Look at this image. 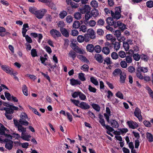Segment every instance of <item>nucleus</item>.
Returning <instances> with one entry per match:
<instances>
[{
	"instance_id": "nucleus-1",
	"label": "nucleus",
	"mask_w": 153,
	"mask_h": 153,
	"mask_svg": "<svg viewBox=\"0 0 153 153\" xmlns=\"http://www.w3.org/2000/svg\"><path fill=\"white\" fill-rule=\"evenodd\" d=\"M104 11L105 13L108 16L111 15L112 18L109 17L106 19H113L114 18L115 19H119L121 18V12L120 8L119 7H117L115 8V11L114 13L112 10H110L108 8H105L104 9Z\"/></svg>"
},
{
	"instance_id": "nucleus-2",
	"label": "nucleus",
	"mask_w": 153,
	"mask_h": 153,
	"mask_svg": "<svg viewBox=\"0 0 153 153\" xmlns=\"http://www.w3.org/2000/svg\"><path fill=\"white\" fill-rule=\"evenodd\" d=\"M107 24L109 25L106 26V28L107 29L111 30L112 28L109 26H113L115 28L119 27L121 30L123 31L126 28V25L123 24L120 21H118L117 22L114 20H106Z\"/></svg>"
},
{
	"instance_id": "nucleus-3",
	"label": "nucleus",
	"mask_w": 153,
	"mask_h": 153,
	"mask_svg": "<svg viewBox=\"0 0 153 153\" xmlns=\"http://www.w3.org/2000/svg\"><path fill=\"white\" fill-rule=\"evenodd\" d=\"M148 71L147 67H138L137 68L136 73L137 77L140 79H143V76L141 72L144 73H147Z\"/></svg>"
},
{
	"instance_id": "nucleus-4",
	"label": "nucleus",
	"mask_w": 153,
	"mask_h": 153,
	"mask_svg": "<svg viewBox=\"0 0 153 153\" xmlns=\"http://www.w3.org/2000/svg\"><path fill=\"white\" fill-rule=\"evenodd\" d=\"M27 119H28L27 114L25 113H22L21 114L20 118L19 120V123L22 125L27 126L28 125L29 123L27 120Z\"/></svg>"
},
{
	"instance_id": "nucleus-5",
	"label": "nucleus",
	"mask_w": 153,
	"mask_h": 153,
	"mask_svg": "<svg viewBox=\"0 0 153 153\" xmlns=\"http://www.w3.org/2000/svg\"><path fill=\"white\" fill-rule=\"evenodd\" d=\"M47 11V10L45 9L37 10L35 15L37 18L41 19L42 18Z\"/></svg>"
},
{
	"instance_id": "nucleus-6",
	"label": "nucleus",
	"mask_w": 153,
	"mask_h": 153,
	"mask_svg": "<svg viewBox=\"0 0 153 153\" xmlns=\"http://www.w3.org/2000/svg\"><path fill=\"white\" fill-rule=\"evenodd\" d=\"M134 116L136 117L140 122L142 121L143 117L141 114V111L140 108L138 107L136 108L134 112Z\"/></svg>"
},
{
	"instance_id": "nucleus-7",
	"label": "nucleus",
	"mask_w": 153,
	"mask_h": 153,
	"mask_svg": "<svg viewBox=\"0 0 153 153\" xmlns=\"http://www.w3.org/2000/svg\"><path fill=\"white\" fill-rule=\"evenodd\" d=\"M50 33L51 36L54 39H56L61 36L60 33L55 29H53L51 30Z\"/></svg>"
},
{
	"instance_id": "nucleus-8",
	"label": "nucleus",
	"mask_w": 153,
	"mask_h": 153,
	"mask_svg": "<svg viewBox=\"0 0 153 153\" xmlns=\"http://www.w3.org/2000/svg\"><path fill=\"white\" fill-rule=\"evenodd\" d=\"M79 10L81 13L83 14L85 13H87L90 12L91 10V7L89 5H85L81 7H79Z\"/></svg>"
},
{
	"instance_id": "nucleus-9",
	"label": "nucleus",
	"mask_w": 153,
	"mask_h": 153,
	"mask_svg": "<svg viewBox=\"0 0 153 153\" xmlns=\"http://www.w3.org/2000/svg\"><path fill=\"white\" fill-rule=\"evenodd\" d=\"M4 141L6 142L5 145V148L8 150L11 149L13 146V142L11 140L7 139H5Z\"/></svg>"
},
{
	"instance_id": "nucleus-10",
	"label": "nucleus",
	"mask_w": 153,
	"mask_h": 153,
	"mask_svg": "<svg viewBox=\"0 0 153 153\" xmlns=\"http://www.w3.org/2000/svg\"><path fill=\"white\" fill-rule=\"evenodd\" d=\"M127 124L130 128L134 129L138 127V125L136 122L132 121H128Z\"/></svg>"
},
{
	"instance_id": "nucleus-11",
	"label": "nucleus",
	"mask_w": 153,
	"mask_h": 153,
	"mask_svg": "<svg viewBox=\"0 0 153 153\" xmlns=\"http://www.w3.org/2000/svg\"><path fill=\"white\" fill-rule=\"evenodd\" d=\"M1 69L7 73L11 74V71L12 70L11 68L8 66L6 65H1L0 64Z\"/></svg>"
},
{
	"instance_id": "nucleus-12",
	"label": "nucleus",
	"mask_w": 153,
	"mask_h": 153,
	"mask_svg": "<svg viewBox=\"0 0 153 153\" xmlns=\"http://www.w3.org/2000/svg\"><path fill=\"white\" fill-rule=\"evenodd\" d=\"M71 47L74 51L76 53L79 54H82L83 53V52L75 44L72 43Z\"/></svg>"
},
{
	"instance_id": "nucleus-13",
	"label": "nucleus",
	"mask_w": 153,
	"mask_h": 153,
	"mask_svg": "<svg viewBox=\"0 0 153 153\" xmlns=\"http://www.w3.org/2000/svg\"><path fill=\"white\" fill-rule=\"evenodd\" d=\"M79 107L82 109L86 110L90 108V106L87 103L82 102L79 104Z\"/></svg>"
},
{
	"instance_id": "nucleus-14",
	"label": "nucleus",
	"mask_w": 153,
	"mask_h": 153,
	"mask_svg": "<svg viewBox=\"0 0 153 153\" xmlns=\"http://www.w3.org/2000/svg\"><path fill=\"white\" fill-rule=\"evenodd\" d=\"M89 20H85L84 21V23L87 25H89L91 27L94 26L96 24V22L93 20H91L89 21Z\"/></svg>"
},
{
	"instance_id": "nucleus-15",
	"label": "nucleus",
	"mask_w": 153,
	"mask_h": 153,
	"mask_svg": "<svg viewBox=\"0 0 153 153\" xmlns=\"http://www.w3.org/2000/svg\"><path fill=\"white\" fill-rule=\"evenodd\" d=\"M94 58L99 63H101L103 62V57L100 54H95L94 56Z\"/></svg>"
},
{
	"instance_id": "nucleus-16",
	"label": "nucleus",
	"mask_w": 153,
	"mask_h": 153,
	"mask_svg": "<svg viewBox=\"0 0 153 153\" xmlns=\"http://www.w3.org/2000/svg\"><path fill=\"white\" fill-rule=\"evenodd\" d=\"M111 126L113 128H117L119 126L118 122L115 120H110Z\"/></svg>"
},
{
	"instance_id": "nucleus-17",
	"label": "nucleus",
	"mask_w": 153,
	"mask_h": 153,
	"mask_svg": "<svg viewBox=\"0 0 153 153\" xmlns=\"http://www.w3.org/2000/svg\"><path fill=\"white\" fill-rule=\"evenodd\" d=\"M122 74V70L118 68H116L113 71L112 74L114 76H117L121 75Z\"/></svg>"
},
{
	"instance_id": "nucleus-18",
	"label": "nucleus",
	"mask_w": 153,
	"mask_h": 153,
	"mask_svg": "<svg viewBox=\"0 0 153 153\" xmlns=\"http://www.w3.org/2000/svg\"><path fill=\"white\" fill-rule=\"evenodd\" d=\"M87 34L90 37L91 39H94L95 38L94 32L92 29L88 30Z\"/></svg>"
},
{
	"instance_id": "nucleus-19",
	"label": "nucleus",
	"mask_w": 153,
	"mask_h": 153,
	"mask_svg": "<svg viewBox=\"0 0 153 153\" xmlns=\"http://www.w3.org/2000/svg\"><path fill=\"white\" fill-rule=\"evenodd\" d=\"M94 45L91 44H88L86 47V49L88 51L92 53L94 51Z\"/></svg>"
},
{
	"instance_id": "nucleus-20",
	"label": "nucleus",
	"mask_w": 153,
	"mask_h": 153,
	"mask_svg": "<svg viewBox=\"0 0 153 153\" xmlns=\"http://www.w3.org/2000/svg\"><path fill=\"white\" fill-rule=\"evenodd\" d=\"M60 30L61 33L64 36L66 37L69 36V33L65 28H60Z\"/></svg>"
},
{
	"instance_id": "nucleus-21",
	"label": "nucleus",
	"mask_w": 153,
	"mask_h": 153,
	"mask_svg": "<svg viewBox=\"0 0 153 153\" xmlns=\"http://www.w3.org/2000/svg\"><path fill=\"white\" fill-rule=\"evenodd\" d=\"M7 129L2 124L0 123V134L2 135H4L5 133V130Z\"/></svg>"
},
{
	"instance_id": "nucleus-22",
	"label": "nucleus",
	"mask_w": 153,
	"mask_h": 153,
	"mask_svg": "<svg viewBox=\"0 0 153 153\" xmlns=\"http://www.w3.org/2000/svg\"><path fill=\"white\" fill-rule=\"evenodd\" d=\"M70 84L72 85H80L81 83L80 81L74 79H70Z\"/></svg>"
},
{
	"instance_id": "nucleus-23",
	"label": "nucleus",
	"mask_w": 153,
	"mask_h": 153,
	"mask_svg": "<svg viewBox=\"0 0 153 153\" xmlns=\"http://www.w3.org/2000/svg\"><path fill=\"white\" fill-rule=\"evenodd\" d=\"M146 137L149 142H153V135L151 133L147 132L146 133Z\"/></svg>"
},
{
	"instance_id": "nucleus-24",
	"label": "nucleus",
	"mask_w": 153,
	"mask_h": 153,
	"mask_svg": "<svg viewBox=\"0 0 153 153\" xmlns=\"http://www.w3.org/2000/svg\"><path fill=\"white\" fill-rule=\"evenodd\" d=\"M23 125L21 124V125L18 126L17 128L18 131L20 132H22V134L25 133L26 131V128L22 126Z\"/></svg>"
},
{
	"instance_id": "nucleus-25",
	"label": "nucleus",
	"mask_w": 153,
	"mask_h": 153,
	"mask_svg": "<svg viewBox=\"0 0 153 153\" xmlns=\"http://www.w3.org/2000/svg\"><path fill=\"white\" fill-rule=\"evenodd\" d=\"M69 56L72 58L74 60L76 58V54L75 52L73 50L70 51L68 53Z\"/></svg>"
},
{
	"instance_id": "nucleus-26",
	"label": "nucleus",
	"mask_w": 153,
	"mask_h": 153,
	"mask_svg": "<svg viewBox=\"0 0 153 153\" xmlns=\"http://www.w3.org/2000/svg\"><path fill=\"white\" fill-rule=\"evenodd\" d=\"M30 135H26L25 133L23 134H21V138L23 140L26 141H29L30 140L29 139L31 137Z\"/></svg>"
},
{
	"instance_id": "nucleus-27",
	"label": "nucleus",
	"mask_w": 153,
	"mask_h": 153,
	"mask_svg": "<svg viewBox=\"0 0 153 153\" xmlns=\"http://www.w3.org/2000/svg\"><path fill=\"white\" fill-rule=\"evenodd\" d=\"M77 57L80 60L86 62L87 63H89V61L86 57L83 55H79L77 56Z\"/></svg>"
},
{
	"instance_id": "nucleus-28",
	"label": "nucleus",
	"mask_w": 153,
	"mask_h": 153,
	"mask_svg": "<svg viewBox=\"0 0 153 153\" xmlns=\"http://www.w3.org/2000/svg\"><path fill=\"white\" fill-rule=\"evenodd\" d=\"M3 105L6 107H8L10 108H14V109L15 110H17L18 108V107L14 106L13 105H11L8 103L6 102H4L3 104Z\"/></svg>"
},
{
	"instance_id": "nucleus-29",
	"label": "nucleus",
	"mask_w": 153,
	"mask_h": 153,
	"mask_svg": "<svg viewBox=\"0 0 153 153\" xmlns=\"http://www.w3.org/2000/svg\"><path fill=\"white\" fill-rule=\"evenodd\" d=\"M112 44L114 45V48L116 51L120 48V42H115L114 43H112Z\"/></svg>"
},
{
	"instance_id": "nucleus-30",
	"label": "nucleus",
	"mask_w": 153,
	"mask_h": 153,
	"mask_svg": "<svg viewBox=\"0 0 153 153\" xmlns=\"http://www.w3.org/2000/svg\"><path fill=\"white\" fill-rule=\"evenodd\" d=\"M126 75L124 73H122L120 75V80L121 83H124L126 78Z\"/></svg>"
},
{
	"instance_id": "nucleus-31",
	"label": "nucleus",
	"mask_w": 153,
	"mask_h": 153,
	"mask_svg": "<svg viewBox=\"0 0 153 153\" xmlns=\"http://www.w3.org/2000/svg\"><path fill=\"white\" fill-rule=\"evenodd\" d=\"M14 110H15L14 108H6L5 110V114H13L14 112Z\"/></svg>"
},
{
	"instance_id": "nucleus-32",
	"label": "nucleus",
	"mask_w": 153,
	"mask_h": 153,
	"mask_svg": "<svg viewBox=\"0 0 153 153\" xmlns=\"http://www.w3.org/2000/svg\"><path fill=\"white\" fill-rule=\"evenodd\" d=\"M91 6L94 8H97L98 7V3L95 0H93L90 2Z\"/></svg>"
},
{
	"instance_id": "nucleus-33",
	"label": "nucleus",
	"mask_w": 153,
	"mask_h": 153,
	"mask_svg": "<svg viewBox=\"0 0 153 153\" xmlns=\"http://www.w3.org/2000/svg\"><path fill=\"white\" fill-rule=\"evenodd\" d=\"M37 10V8L35 7H30L29 8L30 12L34 15L36 14Z\"/></svg>"
},
{
	"instance_id": "nucleus-34",
	"label": "nucleus",
	"mask_w": 153,
	"mask_h": 153,
	"mask_svg": "<svg viewBox=\"0 0 153 153\" xmlns=\"http://www.w3.org/2000/svg\"><path fill=\"white\" fill-rule=\"evenodd\" d=\"M94 48L95 52L97 53L100 52L102 50L101 47L99 45L95 46Z\"/></svg>"
},
{
	"instance_id": "nucleus-35",
	"label": "nucleus",
	"mask_w": 153,
	"mask_h": 153,
	"mask_svg": "<svg viewBox=\"0 0 153 153\" xmlns=\"http://www.w3.org/2000/svg\"><path fill=\"white\" fill-rule=\"evenodd\" d=\"M57 16V14L55 13H52L51 15L48 14L46 15L47 19H51L56 18L55 17Z\"/></svg>"
},
{
	"instance_id": "nucleus-36",
	"label": "nucleus",
	"mask_w": 153,
	"mask_h": 153,
	"mask_svg": "<svg viewBox=\"0 0 153 153\" xmlns=\"http://www.w3.org/2000/svg\"><path fill=\"white\" fill-rule=\"evenodd\" d=\"M102 52L105 54H108L110 52V50L108 47H105L103 48L102 50Z\"/></svg>"
},
{
	"instance_id": "nucleus-37",
	"label": "nucleus",
	"mask_w": 153,
	"mask_h": 153,
	"mask_svg": "<svg viewBox=\"0 0 153 153\" xmlns=\"http://www.w3.org/2000/svg\"><path fill=\"white\" fill-rule=\"evenodd\" d=\"M22 91L23 92L24 94L26 96H27L28 95L27 92V88L26 85H24L22 86Z\"/></svg>"
},
{
	"instance_id": "nucleus-38",
	"label": "nucleus",
	"mask_w": 153,
	"mask_h": 153,
	"mask_svg": "<svg viewBox=\"0 0 153 153\" xmlns=\"http://www.w3.org/2000/svg\"><path fill=\"white\" fill-rule=\"evenodd\" d=\"M80 22L77 21H75L73 25V27L74 28H78L80 26Z\"/></svg>"
},
{
	"instance_id": "nucleus-39",
	"label": "nucleus",
	"mask_w": 153,
	"mask_h": 153,
	"mask_svg": "<svg viewBox=\"0 0 153 153\" xmlns=\"http://www.w3.org/2000/svg\"><path fill=\"white\" fill-rule=\"evenodd\" d=\"M30 53L31 56L33 57L38 56L37 52L36 51V50L35 49L33 48L32 49Z\"/></svg>"
},
{
	"instance_id": "nucleus-40",
	"label": "nucleus",
	"mask_w": 153,
	"mask_h": 153,
	"mask_svg": "<svg viewBox=\"0 0 153 153\" xmlns=\"http://www.w3.org/2000/svg\"><path fill=\"white\" fill-rule=\"evenodd\" d=\"M91 13L92 14V16H93L94 17L97 16L99 14L97 10L95 9L93 10L91 12Z\"/></svg>"
},
{
	"instance_id": "nucleus-41",
	"label": "nucleus",
	"mask_w": 153,
	"mask_h": 153,
	"mask_svg": "<svg viewBox=\"0 0 153 153\" xmlns=\"http://www.w3.org/2000/svg\"><path fill=\"white\" fill-rule=\"evenodd\" d=\"M84 37L82 35H79L77 38V40L78 42L80 43L82 42L85 41Z\"/></svg>"
},
{
	"instance_id": "nucleus-42",
	"label": "nucleus",
	"mask_w": 153,
	"mask_h": 153,
	"mask_svg": "<svg viewBox=\"0 0 153 153\" xmlns=\"http://www.w3.org/2000/svg\"><path fill=\"white\" fill-rule=\"evenodd\" d=\"M84 76L85 74H84L81 73L79 74L78 77L82 81H84L85 80V79Z\"/></svg>"
},
{
	"instance_id": "nucleus-43",
	"label": "nucleus",
	"mask_w": 153,
	"mask_h": 153,
	"mask_svg": "<svg viewBox=\"0 0 153 153\" xmlns=\"http://www.w3.org/2000/svg\"><path fill=\"white\" fill-rule=\"evenodd\" d=\"M93 108L96 111L99 112L100 110V107L98 105L94 103L92 105Z\"/></svg>"
},
{
	"instance_id": "nucleus-44",
	"label": "nucleus",
	"mask_w": 153,
	"mask_h": 153,
	"mask_svg": "<svg viewBox=\"0 0 153 153\" xmlns=\"http://www.w3.org/2000/svg\"><path fill=\"white\" fill-rule=\"evenodd\" d=\"M91 81L92 83L96 85H98V82L97 79L94 77H92L90 78Z\"/></svg>"
},
{
	"instance_id": "nucleus-45",
	"label": "nucleus",
	"mask_w": 153,
	"mask_h": 153,
	"mask_svg": "<svg viewBox=\"0 0 153 153\" xmlns=\"http://www.w3.org/2000/svg\"><path fill=\"white\" fill-rule=\"evenodd\" d=\"M123 46L126 51H127L128 50L129 48V45L128 43L127 42H123Z\"/></svg>"
},
{
	"instance_id": "nucleus-46",
	"label": "nucleus",
	"mask_w": 153,
	"mask_h": 153,
	"mask_svg": "<svg viewBox=\"0 0 153 153\" xmlns=\"http://www.w3.org/2000/svg\"><path fill=\"white\" fill-rule=\"evenodd\" d=\"M47 4L52 9H53L55 10L56 9L55 4L52 2L51 0V1L48 3Z\"/></svg>"
},
{
	"instance_id": "nucleus-47",
	"label": "nucleus",
	"mask_w": 153,
	"mask_h": 153,
	"mask_svg": "<svg viewBox=\"0 0 153 153\" xmlns=\"http://www.w3.org/2000/svg\"><path fill=\"white\" fill-rule=\"evenodd\" d=\"M67 15V13L65 11L61 12L59 14L60 17L62 19L64 18Z\"/></svg>"
},
{
	"instance_id": "nucleus-48",
	"label": "nucleus",
	"mask_w": 153,
	"mask_h": 153,
	"mask_svg": "<svg viewBox=\"0 0 153 153\" xmlns=\"http://www.w3.org/2000/svg\"><path fill=\"white\" fill-rule=\"evenodd\" d=\"M79 97L80 99L82 100H85L86 98V96L81 91L79 93Z\"/></svg>"
},
{
	"instance_id": "nucleus-49",
	"label": "nucleus",
	"mask_w": 153,
	"mask_h": 153,
	"mask_svg": "<svg viewBox=\"0 0 153 153\" xmlns=\"http://www.w3.org/2000/svg\"><path fill=\"white\" fill-rule=\"evenodd\" d=\"M104 62H105L106 64L107 65H110V64H111L112 63V62L110 60V58L108 57H107L105 58L104 60Z\"/></svg>"
},
{
	"instance_id": "nucleus-50",
	"label": "nucleus",
	"mask_w": 153,
	"mask_h": 153,
	"mask_svg": "<svg viewBox=\"0 0 153 153\" xmlns=\"http://www.w3.org/2000/svg\"><path fill=\"white\" fill-rule=\"evenodd\" d=\"M126 62L128 63H130L132 62V59L131 57L130 56H127L126 57Z\"/></svg>"
},
{
	"instance_id": "nucleus-51",
	"label": "nucleus",
	"mask_w": 153,
	"mask_h": 153,
	"mask_svg": "<svg viewBox=\"0 0 153 153\" xmlns=\"http://www.w3.org/2000/svg\"><path fill=\"white\" fill-rule=\"evenodd\" d=\"M89 66L86 64L83 65L81 67V69H83V71L86 72H88V71Z\"/></svg>"
},
{
	"instance_id": "nucleus-52",
	"label": "nucleus",
	"mask_w": 153,
	"mask_h": 153,
	"mask_svg": "<svg viewBox=\"0 0 153 153\" xmlns=\"http://www.w3.org/2000/svg\"><path fill=\"white\" fill-rule=\"evenodd\" d=\"M74 17L76 19H81V14L79 12L75 13Z\"/></svg>"
},
{
	"instance_id": "nucleus-53",
	"label": "nucleus",
	"mask_w": 153,
	"mask_h": 153,
	"mask_svg": "<svg viewBox=\"0 0 153 153\" xmlns=\"http://www.w3.org/2000/svg\"><path fill=\"white\" fill-rule=\"evenodd\" d=\"M111 57L113 59H116L118 57V55L115 52H113L111 54Z\"/></svg>"
},
{
	"instance_id": "nucleus-54",
	"label": "nucleus",
	"mask_w": 153,
	"mask_h": 153,
	"mask_svg": "<svg viewBox=\"0 0 153 153\" xmlns=\"http://www.w3.org/2000/svg\"><path fill=\"white\" fill-rule=\"evenodd\" d=\"M133 57L134 59L136 61H139L140 59V56L138 53L134 54Z\"/></svg>"
},
{
	"instance_id": "nucleus-55",
	"label": "nucleus",
	"mask_w": 153,
	"mask_h": 153,
	"mask_svg": "<svg viewBox=\"0 0 153 153\" xmlns=\"http://www.w3.org/2000/svg\"><path fill=\"white\" fill-rule=\"evenodd\" d=\"M119 55L121 58H124L126 56L125 52L123 51H121L118 53Z\"/></svg>"
},
{
	"instance_id": "nucleus-56",
	"label": "nucleus",
	"mask_w": 153,
	"mask_h": 153,
	"mask_svg": "<svg viewBox=\"0 0 153 153\" xmlns=\"http://www.w3.org/2000/svg\"><path fill=\"white\" fill-rule=\"evenodd\" d=\"M147 6L149 8H152L153 7V1H149L146 3Z\"/></svg>"
},
{
	"instance_id": "nucleus-57",
	"label": "nucleus",
	"mask_w": 153,
	"mask_h": 153,
	"mask_svg": "<svg viewBox=\"0 0 153 153\" xmlns=\"http://www.w3.org/2000/svg\"><path fill=\"white\" fill-rule=\"evenodd\" d=\"M127 62L125 61H122L120 63L121 66L123 68H126L127 66Z\"/></svg>"
},
{
	"instance_id": "nucleus-58",
	"label": "nucleus",
	"mask_w": 153,
	"mask_h": 153,
	"mask_svg": "<svg viewBox=\"0 0 153 153\" xmlns=\"http://www.w3.org/2000/svg\"><path fill=\"white\" fill-rule=\"evenodd\" d=\"M116 96L121 99H123V94L120 91L117 92L116 94Z\"/></svg>"
},
{
	"instance_id": "nucleus-59",
	"label": "nucleus",
	"mask_w": 153,
	"mask_h": 153,
	"mask_svg": "<svg viewBox=\"0 0 153 153\" xmlns=\"http://www.w3.org/2000/svg\"><path fill=\"white\" fill-rule=\"evenodd\" d=\"M92 14L90 12L86 13L85 15V19H89L92 17Z\"/></svg>"
},
{
	"instance_id": "nucleus-60",
	"label": "nucleus",
	"mask_w": 153,
	"mask_h": 153,
	"mask_svg": "<svg viewBox=\"0 0 153 153\" xmlns=\"http://www.w3.org/2000/svg\"><path fill=\"white\" fill-rule=\"evenodd\" d=\"M4 95L5 97L8 100H10L11 99V97L10 94L8 92H5Z\"/></svg>"
},
{
	"instance_id": "nucleus-61",
	"label": "nucleus",
	"mask_w": 153,
	"mask_h": 153,
	"mask_svg": "<svg viewBox=\"0 0 153 153\" xmlns=\"http://www.w3.org/2000/svg\"><path fill=\"white\" fill-rule=\"evenodd\" d=\"M128 70L129 72L131 73L134 72L135 71V68L133 66H129L128 68Z\"/></svg>"
},
{
	"instance_id": "nucleus-62",
	"label": "nucleus",
	"mask_w": 153,
	"mask_h": 153,
	"mask_svg": "<svg viewBox=\"0 0 153 153\" xmlns=\"http://www.w3.org/2000/svg\"><path fill=\"white\" fill-rule=\"evenodd\" d=\"M88 89L90 92L93 93L96 92L97 90L96 88L92 87L91 85L88 86Z\"/></svg>"
},
{
	"instance_id": "nucleus-63",
	"label": "nucleus",
	"mask_w": 153,
	"mask_h": 153,
	"mask_svg": "<svg viewBox=\"0 0 153 153\" xmlns=\"http://www.w3.org/2000/svg\"><path fill=\"white\" fill-rule=\"evenodd\" d=\"M114 35L117 38L121 36V32L120 30H116L114 32Z\"/></svg>"
},
{
	"instance_id": "nucleus-64",
	"label": "nucleus",
	"mask_w": 153,
	"mask_h": 153,
	"mask_svg": "<svg viewBox=\"0 0 153 153\" xmlns=\"http://www.w3.org/2000/svg\"><path fill=\"white\" fill-rule=\"evenodd\" d=\"M90 37L89 36L88 34H85L84 35V39L85 41L86 42H88L90 40Z\"/></svg>"
}]
</instances>
